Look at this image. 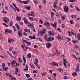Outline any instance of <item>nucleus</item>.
Masks as SVG:
<instances>
[{"label":"nucleus","instance_id":"72a5a7b5","mask_svg":"<svg viewBox=\"0 0 80 80\" xmlns=\"http://www.w3.org/2000/svg\"><path fill=\"white\" fill-rule=\"evenodd\" d=\"M58 69V71H59V72H63V70H62V68H60L59 69Z\"/></svg>","mask_w":80,"mask_h":80},{"label":"nucleus","instance_id":"4c0bfd02","mask_svg":"<svg viewBox=\"0 0 80 80\" xmlns=\"http://www.w3.org/2000/svg\"><path fill=\"white\" fill-rule=\"evenodd\" d=\"M61 18H62V20L63 21L64 20H65V17H64V16H62L61 17Z\"/></svg>","mask_w":80,"mask_h":80},{"label":"nucleus","instance_id":"ea45409f","mask_svg":"<svg viewBox=\"0 0 80 80\" xmlns=\"http://www.w3.org/2000/svg\"><path fill=\"white\" fill-rule=\"evenodd\" d=\"M31 53H29V54L28 56V58H30L31 57Z\"/></svg>","mask_w":80,"mask_h":80},{"label":"nucleus","instance_id":"4d7b16f0","mask_svg":"<svg viewBox=\"0 0 80 80\" xmlns=\"http://www.w3.org/2000/svg\"><path fill=\"white\" fill-rule=\"evenodd\" d=\"M34 48H38V46L37 45H34Z\"/></svg>","mask_w":80,"mask_h":80},{"label":"nucleus","instance_id":"b1692460","mask_svg":"<svg viewBox=\"0 0 80 80\" xmlns=\"http://www.w3.org/2000/svg\"><path fill=\"white\" fill-rule=\"evenodd\" d=\"M26 8L28 10H30V9L31 8V7L30 6H26Z\"/></svg>","mask_w":80,"mask_h":80},{"label":"nucleus","instance_id":"680f3d73","mask_svg":"<svg viewBox=\"0 0 80 80\" xmlns=\"http://www.w3.org/2000/svg\"><path fill=\"white\" fill-rule=\"evenodd\" d=\"M75 47H76V48H79V47H78V45H75Z\"/></svg>","mask_w":80,"mask_h":80},{"label":"nucleus","instance_id":"5701e85b","mask_svg":"<svg viewBox=\"0 0 80 80\" xmlns=\"http://www.w3.org/2000/svg\"><path fill=\"white\" fill-rule=\"evenodd\" d=\"M71 17H72V18H75L77 17V15H73L71 16Z\"/></svg>","mask_w":80,"mask_h":80},{"label":"nucleus","instance_id":"412c9836","mask_svg":"<svg viewBox=\"0 0 80 80\" xmlns=\"http://www.w3.org/2000/svg\"><path fill=\"white\" fill-rule=\"evenodd\" d=\"M51 64H52L51 65V66H55V65H56V63H55V62H53V63L52 62L51 63Z\"/></svg>","mask_w":80,"mask_h":80},{"label":"nucleus","instance_id":"4be33fe9","mask_svg":"<svg viewBox=\"0 0 80 80\" xmlns=\"http://www.w3.org/2000/svg\"><path fill=\"white\" fill-rule=\"evenodd\" d=\"M75 27L77 28H78L79 27V24L78 23H77L75 25Z\"/></svg>","mask_w":80,"mask_h":80},{"label":"nucleus","instance_id":"cd10ccee","mask_svg":"<svg viewBox=\"0 0 80 80\" xmlns=\"http://www.w3.org/2000/svg\"><path fill=\"white\" fill-rule=\"evenodd\" d=\"M56 16H57V17H59L60 15L58 14V12H56V14H55Z\"/></svg>","mask_w":80,"mask_h":80},{"label":"nucleus","instance_id":"e2e57ef3","mask_svg":"<svg viewBox=\"0 0 80 80\" xmlns=\"http://www.w3.org/2000/svg\"><path fill=\"white\" fill-rule=\"evenodd\" d=\"M38 38L39 41L41 42H42L43 41H42V39L40 38Z\"/></svg>","mask_w":80,"mask_h":80},{"label":"nucleus","instance_id":"dca6fc26","mask_svg":"<svg viewBox=\"0 0 80 80\" xmlns=\"http://www.w3.org/2000/svg\"><path fill=\"white\" fill-rule=\"evenodd\" d=\"M5 75H6V76H8V77H11V76H12L11 74L8 73H6Z\"/></svg>","mask_w":80,"mask_h":80},{"label":"nucleus","instance_id":"774afa93","mask_svg":"<svg viewBox=\"0 0 80 80\" xmlns=\"http://www.w3.org/2000/svg\"><path fill=\"white\" fill-rule=\"evenodd\" d=\"M26 68L25 69V70H28V65H26Z\"/></svg>","mask_w":80,"mask_h":80},{"label":"nucleus","instance_id":"1a4fd4ad","mask_svg":"<svg viewBox=\"0 0 80 80\" xmlns=\"http://www.w3.org/2000/svg\"><path fill=\"white\" fill-rule=\"evenodd\" d=\"M29 38H30V39H36V37L34 35H33V37L29 36Z\"/></svg>","mask_w":80,"mask_h":80},{"label":"nucleus","instance_id":"4468645a","mask_svg":"<svg viewBox=\"0 0 80 80\" xmlns=\"http://www.w3.org/2000/svg\"><path fill=\"white\" fill-rule=\"evenodd\" d=\"M18 35L19 38H20V37H22V32H18Z\"/></svg>","mask_w":80,"mask_h":80},{"label":"nucleus","instance_id":"6e6d98bb","mask_svg":"<svg viewBox=\"0 0 80 80\" xmlns=\"http://www.w3.org/2000/svg\"><path fill=\"white\" fill-rule=\"evenodd\" d=\"M35 60L36 62L37 63H38V59H37V58H35Z\"/></svg>","mask_w":80,"mask_h":80},{"label":"nucleus","instance_id":"20e7f679","mask_svg":"<svg viewBox=\"0 0 80 80\" xmlns=\"http://www.w3.org/2000/svg\"><path fill=\"white\" fill-rule=\"evenodd\" d=\"M64 10L66 12H68V8L66 6H65L64 8Z\"/></svg>","mask_w":80,"mask_h":80},{"label":"nucleus","instance_id":"c756f323","mask_svg":"<svg viewBox=\"0 0 80 80\" xmlns=\"http://www.w3.org/2000/svg\"><path fill=\"white\" fill-rule=\"evenodd\" d=\"M79 69H80L79 66H78L76 69L77 72H78V71H79Z\"/></svg>","mask_w":80,"mask_h":80},{"label":"nucleus","instance_id":"aec40b11","mask_svg":"<svg viewBox=\"0 0 80 80\" xmlns=\"http://www.w3.org/2000/svg\"><path fill=\"white\" fill-rule=\"evenodd\" d=\"M16 18L18 21H20L21 20V17L20 16L17 17Z\"/></svg>","mask_w":80,"mask_h":80},{"label":"nucleus","instance_id":"37998d69","mask_svg":"<svg viewBox=\"0 0 80 80\" xmlns=\"http://www.w3.org/2000/svg\"><path fill=\"white\" fill-rule=\"evenodd\" d=\"M68 33H69V36L70 37L71 36V35H72V33H71L70 31H68Z\"/></svg>","mask_w":80,"mask_h":80},{"label":"nucleus","instance_id":"09e8293b","mask_svg":"<svg viewBox=\"0 0 80 80\" xmlns=\"http://www.w3.org/2000/svg\"><path fill=\"white\" fill-rule=\"evenodd\" d=\"M54 12H52L51 13V17H53L54 15Z\"/></svg>","mask_w":80,"mask_h":80},{"label":"nucleus","instance_id":"de8ad7c7","mask_svg":"<svg viewBox=\"0 0 80 80\" xmlns=\"http://www.w3.org/2000/svg\"><path fill=\"white\" fill-rule=\"evenodd\" d=\"M38 72L36 70H34L33 72V73H37Z\"/></svg>","mask_w":80,"mask_h":80},{"label":"nucleus","instance_id":"2eb2a0df","mask_svg":"<svg viewBox=\"0 0 80 80\" xmlns=\"http://www.w3.org/2000/svg\"><path fill=\"white\" fill-rule=\"evenodd\" d=\"M29 2V1L28 0H27L26 1H22V3H24V4H27L28 3V2Z\"/></svg>","mask_w":80,"mask_h":80},{"label":"nucleus","instance_id":"3c124183","mask_svg":"<svg viewBox=\"0 0 80 80\" xmlns=\"http://www.w3.org/2000/svg\"><path fill=\"white\" fill-rule=\"evenodd\" d=\"M15 8H16V10H17L18 12H20V9L17 7H16Z\"/></svg>","mask_w":80,"mask_h":80},{"label":"nucleus","instance_id":"473e14b6","mask_svg":"<svg viewBox=\"0 0 80 80\" xmlns=\"http://www.w3.org/2000/svg\"><path fill=\"white\" fill-rule=\"evenodd\" d=\"M57 30H58L59 32H62V30H61L60 28H57Z\"/></svg>","mask_w":80,"mask_h":80},{"label":"nucleus","instance_id":"5fc2aeb1","mask_svg":"<svg viewBox=\"0 0 80 80\" xmlns=\"http://www.w3.org/2000/svg\"><path fill=\"white\" fill-rule=\"evenodd\" d=\"M70 23L71 24H74V23H73V22L72 20H70Z\"/></svg>","mask_w":80,"mask_h":80},{"label":"nucleus","instance_id":"864d4df0","mask_svg":"<svg viewBox=\"0 0 80 80\" xmlns=\"http://www.w3.org/2000/svg\"><path fill=\"white\" fill-rule=\"evenodd\" d=\"M63 78L64 79H68V78H69L67 77V76H64Z\"/></svg>","mask_w":80,"mask_h":80},{"label":"nucleus","instance_id":"f704fd0d","mask_svg":"<svg viewBox=\"0 0 80 80\" xmlns=\"http://www.w3.org/2000/svg\"><path fill=\"white\" fill-rule=\"evenodd\" d=\"M8 67H7L6 68H5V67L3 68V69H4V70H6V71L7 70V69H8Z\"/></svg>","mask_w":80,"mask_h":80},{"label":"nucleus","instance_id":"603ef678","mask_svg":"<svg viewBox=\"0 0 80 80\" xmlns=\"http://www.w3.org/2000/svg\"><path fill=\"white\" fill-rule=\"evenodd\" d=\"M16 66H17V67H18V66L20 65L19 63H18V62H17V63L16 62Z\"/></svg>","mask_w":80,"mask_h":80},{"label":"nucleus","instance_id":"a878e982","mask_svg":"<svg viewBox=\"0 0 80 80\" xmlns=\"http://www.w3.org/2000/svg\"><path fill=\"white\" fill-rule=\"evenodd\" d=\"M72 42L73 43H74V44H75L76 43H77V42H78V41L77 40H75L74 41V40H73L72 41Z\"/></svg>","mask_w":80,"mask_h":80},{"label":"nucleus","instance_id":"0e129e2a","mask_svg":"<svg viewBox=\"0 0 80 80\" xmlns=\"http://www.w3.org/2000/svg\"><path fill=\"white\" fill-rule=\"evenodd\" d=\"M34 3H36V4H37V3H37V1L36 0H34Z\"/></svg>","mask_w":80,"mask_h":80},{"label":"nucleus","instance_id":"79ce46f5","mask_svg":"<svg viewBox=\"0 0 80 80\" xmlns=\"http://www.w3.org/2000/svg\"><path fill=\"white\" fill-rule=\"evenodd\" d=\"M72 55H73L74 58H75V59H76V60H77V57H76V56H75V55L72 54Z\"/></svg>","mask_w":80,"mask_h":80},{"label":"nucleus","instance_id":"9d476101","mask_svg":"<svg viewBox=\"0 0 80 80\" xmlns=\"http://www.w3.org/2000/svg\"><path fill=\"white\" fill-rule=\"evenodd\" d=\"M15 26L18 29V30L19 31V29H20V26L18 25V24H17V23H16L15 24Z\"/></svg>","mask_w":80,"mask_h":80},{"label":"nucleus","instance_id":"a211bd4d","mask_svg":"<svg viewBox=\"0 0 80 80\" xmlns=\"http://www.w3.org/2000/svg\"><path fill=\"white\" fill-rule=\"evenodd\" d=\"M29 65L31 67V68H35L34 65L31 64H30Z\"/></svg>","mask_w":80,"mask_h":80},{"label":"nucleus","instance_id":"e433bc0d","mask_svg":"<svg viewBox=\"0 0 80 80\" xmlns=\"http://www.w3.org/2000/svg\"><path fill=\"white\" fill-rule=\"evenodd\" d=\"M2 67H5V63L3 62L2 63Z\"/></svg>","mask_w":80,"mask_h":80},{"label":"nucleus","instance_id":"423d86ee","mask_svg":"<svg viewBox=\"0 0 80 80\" xmlns=\"http://www.w3.org/2000/svg\"><path fill=\"white\" fill-rule=\"evenodd\" d=\"M47 41H52V40H54V37H52V40H50V38H48L45 39Z\"/></svg>","mask_w":80,"mask_h":80},{"label":"nucleus","instance_id":"393cba45","mask_svg":"<svg viewBox=\"0 0 80 80\" xmlns=\"http://www.w3.org/2000/svg\"><path fill=\"white\" fill-rule=\"evenodd\" d=\"M10 77H11V80H16V78H15V77H13L12 76Z\"/></svg>","mask_w":80,"mask_h":80},{"label":"nucleus","instance_id":"7c9ffc66","mask_svg":"<svg viewBox=\"0 0 80 80\" xmlns=\"http://www.w3.org/2000/svg\"><path fill=\"white\" fill-rule=\"evenodd\" d=\"M12 24H13V21H11L10 22V25H9L10 27H12Z\"/></svg>","mask_w":80,"mask_h":80},{"label":"nucleus","instance_id":"f3484780","mask_svg":"<svg viewBox=\"0 0 80 80\" xmlns=\"http://www.w3.org/2000/svg\"><path fill=\"white\" fill-rule=\"evenodd\" d=\"M77 38L78 40H80V34L79 33L78 34Z\"/></svg>","mask_w":80,"mask_h":80},{"label":"nucleus","instance_id":"6e6552de","mask_svg":"<svg viewBox=\"0 0 80 80\" xmlns=\"http://www.w3.org/2000/svg\"><path fill=\"white\" fill-rule=\"evenodd\" d=\"M52 46L51 44H50L49 43H47L46 44V47L47 48H48L50 47V46Z\"/></svg>","mask_w":80,"mask_h":80},{"label":"nucleus","instance_id":"bb28decb","mask_svg":"<svg viewBox=\"0 0 80 80\" xmlns=\"http://www.w3.org/2000/svg\"><path fill=\"white\" fill-rule=\"evenodd\" d=\"M72 75L73 77H76L77 76V72H73L72 73Z\"/></svg>","mask_w":80,"mask_h":80},{"label":"nucleus","instance_id":"a18cd8bd","mask_svg":"<svg viewBox=\"0 0 80 80\" xmlns=\"http://www.w3.org/2000/svg\"><path fill=\"white\" fill-rule=\"evenodd\" d=\"M76 1V0H70L69 1V2H75Z\"/></svg>","mask_w":80,"mask_h":80},{"label":"nucleus","instance_id":"c03bdc74","mask_svg":"<svg viewBox=\"0 0 80 80\" xmlns=\"http://www.w3.org/2000/svg\"><path fill=\"white\" fill-rule=\"evenodd\" d=\"M21 47H22L23 50H24V51H25V48H24V46H23V45H21Z\"/></svg>","mask_w":80,"mask_h":80},{"label":"nucleus","instance_id":"0eeeda50","mask_svg":"<svg viewBox=\"0 0 80 80\" xmlns=\"http://www.w3.org/2000/svg\"><path fill=\"white\" fill-rule=\"evenodd\" d=\"M3 21L5 22H8V21H9V19H8V18L7 17L4 18L3 19Z\"/></svg>","mask_w":80,"mask_h":80},{"label":"nucleus","instance_id":"a19ab883","mask_svg":"<svg viewBox=\"0 0 80 80\" xmlns=\"http://www.w3.org/2000/svg\"><path fill=\"white\" fill-rule=\"evenodd\" d=\"M45 33H46L45 32H42V34H41V36L43 37V35H44Z\"/></svg>","mask_w":80,"mask_h":80},{"label":"nucleus","instance_id":"69168bd1","mask_svg":"<svg viewBox=\"0 0 80 80\" xmlns=\"http://www.w3.org/2000/svg\"><path fill=\"white\" fill-rule=\"evenodd\" d=\"M20 25H23V23L22 22H20Z\"/></svg>","mask_w":80,"mask_h":80},{"label":"nucleus","instance_id":"f8f14e48","mask_svg":"<svg viewBox=\"0 0 80 80\" xmlns=\"http://www.w3.org/2000/svg\"><path fill=\"white\" fill-rule=\"evenodd\" d=\"M56 38H58V40L60 39V40H62V38L61 37L60 35H58V36H56Z\"/></svg>","mask_w":80,"mask_h":80},{"label":"nucleus","instance_id":"13d9d810","mask_svg":"<svg viewBox=\"0 0 80 80\" xmlns=\"http://www.w3.org/2000/svg\"><path fill=\"white\" fill-rule=\"evenodd\" d=\"M62 28H65V24H62Z\"/></svg>","mask_w":80,"mask_h":80},{"label":"nucleus","instance_id":"58836bf2","mask_svg":"<svg viewBox=\"0 0 80 80\" xmlns=\"http://www.w3.org/2000/svg\"><path fill=\"white\" fill-rule=\"evenodd\" d=\"M43 30H42V32H45L46 33V32L47 31V29L44 28H43Z\"/></svg>","mask_w":80,"mask_h":80},{"label":"nucleus","instance_id":"9b49d317","mask_svg":"<svg viewBox=\"0 0 80 80\" xmlns=\"http://www.w3.org/2000/svg\"><path fill=\"white\" fill-rule=\"evenodd\" d=\"M15 70L16 71V73L15 72V74L16 75H18V74H17V73H18V72H19V70L18 69V68L17 67H16Z\"/></svg>","mask_w":80,"mask_h":80},{"label":"nucleus","instance_id":"49530a36","mask_svg":"<svg viewBox=\"0 0 80 80\" xmlns=\"http://www.w3.org/2000/svg\"><path fill=\"white\" fill-rule=\"evenodd\" d=\"M75 8L76 10H77L78 11H79V12L80 11V10L79 9V8L78 7H76Z\"/></svg>","mask_w":80,"mask_h":80},{"label":"nucleus","instance_id":"7ed1b4c3","mask_svg":"<svg viewBox=\"0 0 80 80\" xmlns=\"http://www.w3.org/2000/svg\"><path fill=\"white\" fill-rule=\"evenodd\" d=\"M5 33H12V31H11V30L8 29H5Z\"/></svg>","mask_w":80,"mask_h":80},{"label":"nucleus","instance_id":"39448f33","mask_svg":"<svg viewBox=\"0 0 80 80\" xmlns=\"http://www.w3.org/2000/svg\"><path fill=\"white\" fill-rule=\"evenodd\" d=\"M51 25L52 26H53V27H54L55 28L57 27V22H54V24H53V23H51Z\"/></svg>","mask_w":80,"mask_h":80},{"label":"nucleus","instance_id":"2f4dec72","mask_svg":"<svg viewBox=\"0 0 80 80\" xmlns=\"http://www.w3.org/2000/svg\"><path fill=\"white\" fill-rule=\"evenodd\" d=\"M53 6L54 8H55L56 9L57 8V6H56V3H54Z\"/></svg>","mask_w":80,"mask_h":80},{"label":"nucleus","instance_id":"c85d7f7f","mask_svg":"<svg viewBox=\"0 0 80 80\" xmlns=\"http://www.w3.org/2000/svg\"><path fill=\"white\" fill-rule=\"evenodd\" d=\"M18 60H19V62H20V63H22V60H21V58H18Z\"/></svg>","mask_w":80,"mask_h":80},{"label":"nucleus","instance_id":"c9c22d12","mask_svg":"<svg viewBox=\"0 0 80 80\" xmlns=\"http://www.w3.org/2000/svg\"><path fill=\"white\" fill-rule=\"evenodd\" d=\"M26 76L27 77H28V78H29V77H30V75L28 74H26Z\"/></svg>","mask_w":80,"mask_h":80},{"label":"nucleus","instance_id":"338daca9","mask_svg":"<svg viewBox=\"0 0 80 80\" xmlns=\"http://www.w3.org/2000/svg\"><path fill=\"white\" fill-rule=\"evenodd\" d=\"M12 5H13V6H14V7H15V8H16L17 7V6H16V5L15 4V3H12Z\"/></svg>","mask_w":80,"mask_h":80},{"label":"nucleus","instance_id":"bf43d9fd","mask_svg":"<svg viewBox=\"0 0 80 80\" xmlns=\"http://www.w3.org/2000/svg\"><path fill=\"white\" fill-rule=\"evenodd\" d=\"M40 22L41 23V24H43V21L40 20Z\"/></svg>","mask_w":80,"mask_h":80},{"label":"nucleus","instance_id":"f257e3e1","mask_svg":"<svg viewBox=\"0 0 80 80\" xmlns=\"http://www.w3.org/2000/svg\"><path fill=\"white\" fill-rule=\"evenodd\" d=\"M44 25L47 27V29L48 30L50 29V27H48L50 25V24L48 22H44Z\"/></svg>","mask_w":80,"mask_h":80},{"label":"nucleus","instance_id":"ddd939ff","mask_svg":"<svg viewBox=\"0 0 80 80\" xmlns=\"http://www.w3.org/2000/svg\"><path fill=\"white\" fill-rule=\"evenodd\" d=\"M11 64H16V60H13L11 62Z\"/></svg>","mask_w":80,"mask_h":80},{"label":"nucleus","instance_id":"052dcab7","mask_svg":"<svg viewBox=\"0 0 80 80\" xmlns=\"http://www.w3.org/2000/svg\"><path fill=\"white\" fill-rule=\"evenodd\" d=\"M24 22V23H25V24H27V22H28V21H27V20H26Z\"/></svg>","mask_w":80,"mask_h":80},{"label":"nucleus","instance_id":"6ab92c4d","mask_svg":"<svg viewBox=\"0 0 80 80\" xmlns=\"http://www.w3.org/2000/svg\"><path fill=\"white\" fill-rule=\"evenodd\" d=\"M12 53L14 54V55H18V52H16L15 51H14L12 52Z\"/></svg>","mask_w":80,"mask_h":80},{"label":"nucleus","instance_id":"8fccbe9b","mask_svg":"<svg viewBox=\"0 0 80 80\" xmlns=\"http://www.w3.org/2000/svg\"><path fill=\"white\" fill-rule=\"evenodd\" d=\"M8 43H11V39H10V38H9L8 39Z\"/></svg>","mask_w":80,"mask_h":80},{"label":"nucleus","instance_id":"f03ea898","mask_svg":"<svg viewBox=\"0 0 80 80\" xmlns=\"http://www.w3.org/2000/svg\"><path fill=\"white\" fill-rule=\"evenodd\" d=\"M65 56L64 55H62L61 56V57L63 58V65L65 67L66 66V63H67V59H65V58H64L63 57H64Z\"/></svg>","mask_w":80,"mask_h":80}]
</instances>
